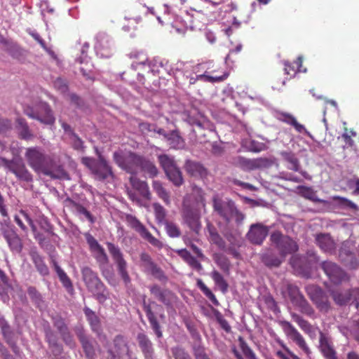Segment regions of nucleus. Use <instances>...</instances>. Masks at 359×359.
<instances>
[{
	"mask_svg": "<svg viewBox=\"0 0 359 359\" xmlns=\"http://www.w3.org/2000/svg\"><path fill=\"white\" fill-rule=\"evenodd\" d=\"M306 292L320 312L327 313L331 310V303L326 293L318 286L309 285Z\"/></svg>",
	"mask_w": 359,
	"mask_h": 359,
	"instance_id": "obj_8",
	"label": "nucleus"
},
{
	"mask_svg": "<svg viewBox=\"0 0 359 359\" xmlns=\"http://www.w3.org/2000/svg\"><path fill=\"white\" fill-rule=\"evenodd\" d=\"M213 207L215 211L226 221L233 218L236 208L233 201H224L216 196L213 198Z\"/></svg>",
	"mask_w": 359,
	"mask_h": 359,
	"instance_id": "obj_17",
	"label": "nucleus"
},
{
	"mask_svg": "<svg viewBox=\"0 0 359 359\" xmlns=\"http://www.w3.org/2000/svg\"><path fill=\"white\" fill-rule=\"evenodd\" d=\"M210 276L214 280L215 285L220 289L223 293H226L228 290V284L224 280L223 276L217 271L214 270L211 272Z\"/></svg>",
	"mask_w": 359,
	"mask_h": 359,
	"instance_id": "obj_43",
	"label": "nucleus"
},
{
	"mask_svg": "<svg viewBox=\"0 0 359 359\" xmlns=\"http://www.w3.org/2000/svg\"><path fill=\"white\" fill-rule=\"evenodd\" d=\"M270 239L283 258L287 255L292 254L298 250V245L294 241L278 231L273 232L271 235Z\"/></svg>",
	"mask_w": 359,
	"mask_h": 359,
	"instance_id": "obj_11",
	"label": "nucleus"
},
{
	"mask_svg": "<svg viewBox=\"0 0 359 359\" xmlns=\"http://www.w3.org/2000/svg\"><path fill=\"white\" fill-rule=\"evenodd\" d=\"M279 324L285 335L292 340L306 354L308 358H310L311 351L298 330L288 321L281 320Z\"/></svg>",
	"mask_w": 359,
	"mask_h": 359,
	"instance_id": "obj_14",
	"label": "nucleus"
},
{
	"mask_svg": "<svg viewBox=\"0 0 359 359\" xmlns=\"http://www.w3.org/2000/svg\"><path fill=\"white\" fill-rule=\"evenodd\" d=\"M126 221L130 226L138 232L141 236L147 231L146 227L135 217L131 215L126 216Z\"/></svg>",
	"mask_w": 359,
	"mask_h": 359,
	"instance_id": "obj_46",
	"label": "nucleus"
},
{
	"mask_svg": "<svg viewBox=\"0 0 359 359\" xmlns=\"http://www.w3.org/2000/svg\"><path fill=\"white\" fill-rule=\"evenodd\" d=\"M83 281L88 290L93 294L100 302L107 299V291L104 284L101 282L96 273L89 267L82 269Z\"/></svg>",
	"mask_w": 359,
	"mask_h": 359,
	"instance_id": "obj_3",
	"label": "nucleus"
},
{
	"mask_svg": "<svg viewBox=\"0 0 359 359\" xmlns=\"http://www.w3.org/2000/svg\"><path fill=\"white\" fill-rule=\"evenodd\" d=\"M302 65V57L299 56L297 61L294 64H290L287 62H285V72L287 74L295 75L297 72H300L299 69Z\"/></svg>",
	"mask_w": 359,
	"mask_h": 359,
	"instance_id": "obj_53",
	"label": "nucleus"
},
{
	"mask_svg": "<svg viewBox=\"0 0 359 359\" xmlns=\"http://www.w3.org/2000/svg\"><path fill=\"white\" fill-rule=\"evenodd\" d=\"M158 158L168 179L175 186H180L183 183V178L174 158L167 154H161Z\"/></svg>",
	"mask_w": 359,
	"mask_h": 359,
	"instance_id": "obj_6",
	"label": "nucleus"
},
{
	"mask_svg": "<svg viewBox=\"0 0 359 359\" xmlns=\"http://www.w3.org/2000/svg\"><path fill=\"white\" fill-rule=\"evenodd\" d=\"M207 229L210 242L217 245L220 250H226V243L218 233L216 229L212 225L208 224Z\"/></svg>",
	"mask_w": 359,
	"mask_h": 359,
	"instance_id": "obj_35",
	"label": "nucleus"
},
{
	"mask_svg": "<svg viewBox=\"0 0 359 359\" xmlns=\"http://www.w3.org/2000/svg\"><path fill=\"white\" fill-rule=\"evenodd\" d=\"M203 117H194V115H188L187 117V121L191 126H196L199 128H203L204 123L203 121Z\"/></svg>",
	"mask_w": 359,
	"mask_h": 359,
	"instance_id": "obj_64",
	"label": "nucleus"
},
{
	"mask_svg": "<svg viewBox=\"0 0 359 359\" xmlns=\"http://www.w3.org/2000/svg\"><path fill=\"white\" fill-rule=\"evenodd\" d=\"M65 206L70 209L72 212L79 215H83L91 224L95 222V219L89 211H88L83 206L74 202V201L68 198L65 201Z\"/></svg>",
	"mask_w": 359,
	"mask_h": 359,
	"instance_id": "obj_30",
	"label": "nucleus"
},
{
	"mask_svg": "<svg viewBox=\"0 0 359 359\" xmlns=\"http://www.w3.org/2000/svg\"><path fill=\"white\" fill-rule=\"evenodd\" d=\"M197 286L215 305H218V301L212 291L205 285L201 279L197 280Z\"/></svg>",
	"mask_w": 359,
	"mask_h": 359,
	"instance_id": "obj_54",
	"label": "nucleus"
},
{
	"mask_svg": "<svg viewBox=\"0 0 359 359\" xmlns=\"http://www.w3.org/2000/svg\"><path fill=\"white\" fill-rule=\"evenodd\" d=\"M239 342L240 348L243 354L245 355V356L248 359H250L255 355H256L254 351L250 348L248 344L241 337L239 338Z\"/></svg>",
	"mask_w": 359,
	"mask_h": 359,
	"instance_id": "obj_60",
	"label": "nucleus"
},
{
	"mask_svg": "<svg viewBox=\"0 0 359 359\" xmlns=\"http://www.w3.org/2000/svg\"><path fill=\"white\" fill-rule=\"evenodd\" d=\"M185 198H189L192 207L201 208L205 206L203 191L197 186H194L191 195L187 196Z\"/></svg>",
	"mask_w": 359,
	"mask_h": 359,
	"instance_id": "obj_31",
	"label": "nucleus"
},
{
	"mask_svg": "<svg viewBox=\"0 0 359 359\" xmlns=\"http://www.w3.org/2000/svg\"><path fill=\"white\" fill-rule=\"evenodd\" d=\"M260 256L262 262L268 267L279 266L284 259L280 255L278 256L276 252L271 249L264 250L262 252Z\"/></svg>",
	"mask_w": 359,
	"mask_h": 359,
	"instance_id": "obj_26",
	"label": "nucleus"
},
{
	"mask_svg": "<svg viewBox=\"0 0 359 359\" xmlns=\"http://www.w3.org/2000/svg\"><path fill=\"white\" fill-rule=\"evenodd\" d=\"M334 303L338 306H344L353 302L359 301V288L355 287L349 290H330Z\"/></svg>",
	"mask_w": 359,
	"mask_h": 359,
	"instance_id": "obj_16",
	"label": "nucleus"
},
{
	"mask_svg": "<svg viewBox=\"0 0 359 359\" xmlns=\"http://www.w3.org/2000/svg\"><path fill=\"white\" fill-rule=\"evenodd\" d=\"M234 164L244 170H255L254 159H248L243 156H238L234 159Z\"/></svg>",
	"mask_w": 359,
	"mask_h": 359,
	"instance_id": "obj_50",
	"label": "nucleus"
},
{
	"mask_svg": "<svg viewBox=\"0 0 359 359\" xmlns=\"http://www.w3.org/2000/svg\"><path fill=\"white\" fill-rule=\"evenodd\" d=\"M93 253L94 254V256L98 262L100 264L107 263L108 257L106 252H104V248L102 246L94 250Z\"/></svg>",
	"mask_w": 359,
	"mask_h": 359,
	"instance_id": "obj_61",
	"label": "nucleus"
},
{
	"mask_svg": "<svg viewBox=\"0 0 359 359\" xmlns=\"http://www.w3.org/2000/svg\"><path fill=\"white\" fill-rule=\"evenodd\" d=\"M187 80L190 85H193L196 81H200L204 83H218L223 81L228 77V74L224 73L222 75H212L217 71L215 69L210 71L213 67L212 62H208L201 64L193 65L190 63Z\"/></svg>",
	"mask_w": 359,
	"mask_h": 359,
	"instance_id": "obj_2",
	"label": "nucleus"
},
{
	"mask_svg": "<svg viewBox=\"0 0 359 359\" xmlns=\"http://www.w3.org/2000/svg\"><path fill=\"white\" fill-rule=\"evenodd\" d=\"M111 44L109 37L104 33H100L96 36L95 50L97 55L101 57H108L111 55Z\"/></svg>",
	"mask_w": 359,
	"mask_h": 359,
	"instance_id": "obj_21",
	"label": "nucleus"
},
{
	"mask_svg": "<svg viewBox=\"0 0 359 359\" xmlns=\"http://www.w3.org/2000/svg\"><path fill=\"white\" fill-rule=\"evenodd\" d=\"M167 233L172 238L179 237L180 231L179 228L173 223L165 221L164 223Z\"/></svg>",
	"mask_w": 359,
	"mask_h": 359,
	"instance_id": "obj_59",
	"label": "nucleus"
},
{
	"mask_svg": "<svg viewBox=\"0 0 359 359\" xmlns=\"http://www.w3.org/2000/svg\"><path fill=\"white\" fill-rule=\"evenodd\" d=\"M78 338L82 345L86 357L88 359H93L95 355V349L92 342L82 330L77 332Z\"/></svg>",
	"mask_w": 359,
	"mask_h": 359,
	"instance_id": "obj_33",
	"label": "nucleus"
},
{
	"mask_svg": "<svg viewBox=\"0 0 359 359\" xmlns=\"http://www.w3.org/2000/svg\"><path fill=\"white\" fill-rule=\"evenodd\" d=\"M55 270L60 278V280L62 283L63 286L67 290L72 289V284L66 274V273L60 268V266L55 262H53Z\"/></svg>",
	"mask_w": 359,
	"mask_h": 359,
	"instance_id": "obj_48",
	"label": "nucleus"
},
{
	"mask_svg": "<svg viewBox=\"0 0 359 359\" xmlns=\"http://www.w3.org/2000/svg\"><path fill=\"white\" fill-rule=\"evenodd\" d=\"M141 265L146 273L152 275L159 280H165L167 279L163 271L151 259V257L147 253H142L140 255Z\"/></svg>",
	"mask_w": 359,
	"mask_h": 359,
	"instance_id": "obj_18",
	"label": "nucleus"
},
{
	"mask_svg": "<svg viewBox=\"0 0 359 359\" xmlns=\"http://www.w3.org/2000/svg\"><path fill=\"white\" fill-rule=\"evenodd\" d=\"M32 259L36 268V270L41 276H47L49 273L48 266L44 263L42 257L35 252L31 253Z\"/></svg>",
	"mask_w": 359,
	"mask_h": 359,
	"instance_id": "obj_37",
	"label": "nucleus"
},
{
	"mask_svg": "<svg viewBox=\"0 0 359 359\" xmlns=\"http://www.w3.org/2000/svg\"><path fill=\"white\" fill-rule=\"evenodd\" d=\"M243 145L246 147L249 151L258 152L261 151V146L260 144L251 140H246L245 142H243Z\"/></svg>",
	"mask_w": 359,
	"mask_h": 359,
	"instance_id": "obj_63",
	"label": "nucleus"
},
{
	"mask_svg": "<svg viewBox=\"0 0 359 359\" xmlns=\"http://www.w3.org/2000/svg\"><path fill=\"white\" fill-rule=\"evenodd\" d=\"M165 137L168 142V145L171 148L180 149L183 146V140L182 137L175 132H172Z\"/></svg>",
	"mask_w": 359,
	"mask_h": 359,
	"instance_id": "obj_47",
	"label": "nucleus"
},
{
	"mask_svg": "<svg viewBox=\"0 0 359 359\" xmlns=\"http://www.w3.org/2000/svg\"><path fill=\"white\" fill-rule=\"evenodd\" d=\"M137 339L146 359H152L154 353L153 344L149 337L144 333H139Z\"/></svg>",
	"mask_w": 359,
	"mask_h": 359,
	"instance_id": "obj_28",
	"label": "nucleus"
},
{
	"mask_svg": "<svg viewBox=\"0 0 359 359\" xmlns=\"http://www.w3.org/2000/svg\"><path fill=\"white\" fill-rule=\"evenodd\" d=\"M149 65H150V61L135 62L131 65L132 69L139 71L137 73V76L139 77L138 80L140 82H142L144 73H148L147 66Z\"/></svg>",
	"mask_w": 359,
	"mask_h": 359,
	"instance_id": "obj_51",
	"label": "nucleus"
},
{
	"mask_svg": "<svg viewBox=\"0 0 359 359\" xmlns=\"http://www.w3.org/2000/svg\"><path fill=\"white\" fill-rule=\"evenodd\" d=\"M24 112L29 117L46 125H52L55 122L53 111L46 102H40L35 108L27 107Z\"/></svg>",
	"mask_w": 359,
	"mask_h": 359,
	"instance_id": "obj_10",
	"label": "nucleus"
},
{
	"mask_svg": "<svg viewBox=\"0 0 359 359\" xmlns=\"http://www.w3.org/2000/svg\"><path fill=\"white\" fill-rule=\"evenodd\" d=\"M186 171L195 177H204L207 175V170L202 164L193 161H187L185 163Z\"/></svg>",
	"mask_w": 359,
	"mask_h": 359,
	"instance_id": "obj_32",
	"label": "nucleus"
},
{
	"mask_svg": "<svg viewBox=\"0 0 359 359\" xmlns=\"http://www.w3.org/2000/svg\"><path fill=\"white\" fill-rule=\"evenodd\" d=\"M45 332L46 339L50 346L53 348V353L55 355L60 354L62 351V347L57 344L56 336L49 327L46 329Z\"/></svg>",
	"mask_w": 359,
	"mask_h": 359,
	"instance_id": "obj_41",
	"label": "nucleus"
},
{
	"mask_svg": "<svg viewBox=\"0 0 359 359\" xmlns=\"http://www.w3.org/2000/svg\"><path fill=\"white\" fill-rule=\"evenodd\" d=\"M175 359H192L190 355L182 347L176 346L171 348Z\"/></svg>",
	"mask_w": 359,
	"mask_h": 359,
	"instance_id": "obj_58",
	"label": "nucleus"
},
{
	"mask_svg": "<svg viewBox=\"0 0 359 359\" xmlns=\"http://www.w3.org/2000/svg\"><path fill=\"white\" fill-rule=\"evenodd\" d=\"M126 221L130 226L138 232L141 236L147 231L146 227L135 217L131 215L126 216Z\"/></svg>",
	"mask_w": 359,
	"mask_h": 359,
	"instance_id": "obj_45",
	"label": "nucleus"
},
{
	"mask_svg": "<svg viewBox=\"0 0 359 359\" xmlns=\"http://www.w3.org/2000/svg\"><path fill=\"white\" fill-rule=\"evenodd\" d=\"M269 233L267 226L260 223L253 224L247 233V238L250 243L255 245H261Z\"/></svg>",
	"mask_w": 359,
	"mask_h": 359,
	"instance_id": "obj_19",
	"label": "nucleus"
},
{
	"mask_svg": "<svg viewBox=\"0 0 359 359\" xmlns=\"http://www.w3.org/2000/svg\"><path fill=\"white\" fill-rule=\"evenodd\" d=\"M0 167L4 168L6 172H11L15 177L22 181L30 182L32 180V176L26 168L22 160L18 157H13L8 160L3 156H0Z\"/></svg>",
	"mask_w": 359,
	"mask_h": 359,
	"instance_id": "obj_4",
	"label": "nucleus"
},
{
	"mask_svg": "<svg viewBox=\"0 0 359 359\" xmlns=\"http://www.w3.org/2000/svg\"><path fill=\"white\" fill-rule=\"evenodd\" d=\"M316 241L320 248L326 253L332 254L335 243L329 234L320 233L316 236Z\"/></svg>",
	"mask_w": 359,
	"mask_h": 359,
	"instance_id": "obj_27",
	"label": "nucleus"
},
{
	"mask_svg": "<svg viewBox=\"0 0 359 359\" xmlns=\"http://www.w3.org/2000/svg\"><path fill=\"white\" fill-rule=\"evenodd\" d=\"M280 156L287 163V168L295 172H299L306 179H311L309 175L300 169V164L296 155L291 151H281Z\"/></svg>",
	"mask_w": 359,
	"mask_h": 359,
	"instance_id": "obj_24",
	"label": "nucleus"
},
{
	"mask_svg": "<svg viewBox=\"0 0 359 359\" xmlns=\"http://www.w3.org/2000/svg\"><path fill=\"white\" fill-rule=\"evenodd\" d=\"M6 239L11 250L15 253H20L22 249V243L20 238L17 234L16 231H13L11 233H7L6 236H4Z\"/></svg>",
	"mask_w": 359,
	"mask_h": 359,
	"instance_id": "obj_34",
	"label": "nucleus"
},
{
	"mask_svg": "<svg viewBox=\"0 0 359 359\" xmlns=\"http://www.w3.org/2000/svg\"><path fill=\"white\" fill-rule=\"evenodd\" d=\"M321 268L330 281L334 284H339L349 279L346 273L332 262L325 261L322 262Z\"/></svg>",
	"mask_w": 359,
	"mask_h": 359,
	"instance_id": "obj_15",
	"label": "nucleus"
},
{
	"mask_svg": "<svg viewBox=\"0 0 359 359\" xmlns=\"http://www.w3.org/2000/svg\"><path fill=\"white\" fill-rule=\"evenodd\" d=\"M190 62H184L182 61H177L175 63H170L166 60V68L165 72L169 75H172L175 78L179 74H182L184 79L187 80L189 69H190Z\"/></svg>",
	"mask_w": 359,
	"mask_h": 359,
	"instance_id": "obj_23",
	"label": "nucleus"
},
{
	"mask_svg": "<svg viewBox=\"0 0 359 359\" xmlns=\"http://www.w3.org/2000/svg\"><path fill=\"white\" fill-rule=\"evenodd\" d=\"M291 317L304 332L308 334L312 332L313 328L311 325L302 316L295 313H292Z\"/></svg>",
	"mask_w": 359,
	"mask_h": 359,
	"instance_id": "obj_49",
	"label": "nucleus"
},
{
	"mask_svg": "<svg viewBox=\"0 0 359 359\" xmlns=\"http://www.w3.org/2000/svg\"><path fill=\"white\" fill-rule=\"evenodd\" d=\"M17 127L19 130V134L21 138L24 140H29L33 137V135L30 132L29 127L25 122V119L18 118L16 121Z\"/></svg>",
	"mask_w": 359,
	"mask_h": 359,
	"instance_id": "obj_44",
	"label": "nucleus"
},
{
	"mask_svg": "<svg viewBox=\"0 0 359 359\" xmlns=\"http://www.w3.org/2000/svg\"><path fill=\"white\" fill-rule=\"evenodd\" d=\"M125 352L128 357H130L125 337L117 335L114 339V349H109L107 351V359H121L122 354Z\"/></svg>",
	"mask_w": 359,
	"mask_h": 359,
	"instance_id": "obj_20",
	"label": "nucleus"
},
{
	"mask_svg": "<svg viewBox=\"0 0 359 359\" xmlns=\"http://www.w3.org/2000/svg\"><path fill=\"white\" fill-rule=\"evenodd\" d=\"M139 170L144 172L150 177H154L158 174V169L156 165L152 162L143 157L141 158Z\"/></svg>",
	"mask_w": 359,
	"mask_h": 359,
	"instance_id": "obj_38",
	"label": "nucleus"
},
{
	"mask_svg": "<svg viewBox=\"0 0 359 359\" xmlns=\"http://www.w3.org/2000/svg\"><path fill=\"white\" fill-rule=\"evenodd\" d=\"M281 116L282 117L280 118V119L283 121H285V122L287 123L288 124L294 126L297 132L304 133L306 135L310 136L309 133L306 130L304 126L303 125L299 123L297 121L296 118L293 116H292L291 114H289L283 113L281 114Z\"/></svg>",
	"mask_w": 359,
	"mask_h": 359,
	"instance_id": "obj_39",
	"label": "nucleus"
},
{
	"mask_svg": "<svg viewBox=\"0 0 359 359\" xmlns=\"http://www.w3.org/2000/svg\"><path fill=\"white\" fill-rule=\"evenodd\" d=\"M198 209L191 206L188 198H184L182 208L183 219L189 227L196 233L201 228Z\"/></svg>",
	"mask_w": 359,
	"mask_h": 359,
	"instance_id": "obj_13",
	"label": "nucleus"
},
{
	"mask_svg": "<svg viewBox=\"0 0 359 359\" xmlns=\"http://www.w3.org/2000/svg\"><path fill=\"white\" fill-rule=\"evenodd\" d=\"M319 342L320 351L325 359H338L333 345L327 337L320 333Z\"/></svg>",
	"mask_w": 359,
	"mask_h": 359,
	"instance_id": "obj_25",
	"label": "nucleus"
},
{
	"mask_svg": "<svg viewBox=\"0 0 359 359\" xmlns=\"http://www.w3.org/2000/svg\"><path fill=\"white\" fill-rule=\"evenodd\" d=\"M349 245V241H346L342 244L339 256L345 266L350 269H356L359 266V262L353 253L350 250Z\"/></svg>",
	"mask_w": 359,
	"mask_h": 359,
	"instance_id": "obj_22",
	"label": "nucleus"
},
{
	"mask_svg": "<svg viewBox=\"0 0 359 359\" xmlns=\"http://www.w3.org/2000/svg\"><path fill=\"white\" fill-rule=\"evenodd\" d=\"M142 156L130 151H118L114 153L116 163L130 174H135L139 170Z\"/></svg>",
	"mask_w": 359,
	"mask_h": 359,
	"instance_id": "obj_5",
	"label": "nucleus"
},
{
	"mask_svg": "<svg viewBox=\"0 0 359 359\" xmlns=\"http://www.w3.org/2000/svg\"><path fill=\"white\" fill-rule=\"evenodd\" d=\"M84 313L91 326L93 332L98 333L100 330V320L94 311L86 307Z\"/></svg>",
	"mask_w": 359,
	"mask_h": 359,
	"instance_id": "obj_40",
	"label": "nucleus"
},
{
	"mask_svg": "<svg viewBox=\"0 0 359 359\" xmlns=\"http://www.w3.org/2000/svg\"><path fill=\"white\" fill-rule=\"evenodd\" d=\"M255 169L269 168L273 165V161L266 158L254 159Z\"/></svg>",
	"mask_w": 359,
	"mask_h": 359,
	"instance_id": "obj_62",
	"label": "nucleus"
},
{
	"mask_svg": "<svg viewBox=\"0 0 359 359\" xmlns=\"http://www.w3.org/2000/svg\"><path fill=\"white\" fill-rule=\"evenodd\" d=\"M108 250L111 254L117 268V271L125 285L128 287L131 279L128 272V264L123 258L120 248L111 243H107Z\"/></svg>",
	"mask_w": 359,
	"mask_h": 359,
	"instance_id": "obj_7",
	"label": "nucleus"
},
{
	"mask_svg": "<svg viewBox=\"0 0 359 359\" xmlns=\"http://www.w3.org/2000/svg\"><path fill=\"white\" fill-rule=\"evenodd\" d=\"M25 156L28 165L37 173H42L52 178L67 179V174L60 165H56L53 159L45 154L38 147H29Z\"/></svg>",
	"mask_w": 359,
	"mask_h": 359,
	"instance_id": "obj_1",
	"label": "nucleus"
},
{
	"mask_svg": "<svg viewBox=\"0 0 359 359\" xmlns=\"http://www.w3.org/2000/svg\"><path fill=\"white\" fill-rule=\"evenodd\" d=\"M150 292L151 293L157 298L159 301L164 304H168L166 299H165V290H161V288L157 285H154L150 287Z\"/></svg>",
	"mask_w": 359,
	"mask_h": 359,
	"instance_id": "obj_57",
	"label": "nucleus"
},
{
	"mask_svg": "<svg viewBox=\"0 0 359 359\" xmlns=\"http://www.w3.org/2000/svg\"><path fill=\"white\" fill-rule=\"evenodd\" d=\"M153 189L158 196L163 200L165 205H170V198L169 192L163 187L161 182L157 180L153 181Z\"/></svg>",
	"mask_w": 359,
	"mask_h": 359,
	"instance_id": "obj_36",
	"label": "nucleus"
},
{
	"mask_svg": "<svg viewBox=\"0 0 359 359\" xmlns=\"http://www.w3.org/2000/svg\"><path fill=\"white\" fill-rule=\"evenodd\" d=\"M156 219L158 223L165 222L166 211L165 208L158 203H154L152 205Z\"/></svg>",
	"mask_w": 359,
	"mask_h": 359,
	"instance_id": "obj_55",
	"label": "nucleus"
},
{
	"mask_svg": "<svg viewBox=\"0 0 359 359\" xmlns=\"http://www.w3.org/2000/svg\"><path fill=\"white\" fill-rule=\"evenodd\" d=\"M82 162L92 171L95 177L100 180L113 177L111 168L102 157H100L98 160L88 157L83 158Z\"/></svg>",
	"mask_w": 359,
	"mask_h": 359,
	"instance_id": "obj_9",
	"label": "nucleus"
},
{
	"mask_svg": "<svg viewBox=\"0 0 359 359\" xmlns=\"http://www.w3.org/2000/svg\"><path fill=\"white\" fill-rule=\"evenodd\" d=\"M287 292L289 297L293 305L299 309L301 313L309 317L315 315L314 309L309 304L299 288L293 285H288Z\"/></svg>",
	"mask_w": 359,
	"mask_h": 359,
	"instance_id": "obj_12",
	"label": "nucleus"
},
{
	"mask_svg": "<svg viewBox=\"0 0 359 359\" xmlns=\"http://www.w3.org/2000/svg\"><path fill=\"white\" fill-rule=\"evenodd\" d=\"M133 174L130 177V183L132 187L137 190L139 194L147 200L151 199V193L147 183L145 181H142Z\"/></svg>",
	"mask_w": 359,
	"mask_h": 359,
	"instance_id": "obj_29",
	"label": "nucleus"
},
{
	"mask_svg": "<svg viewBox=\"0 0 359 359\" xmlns=\"http://www.w3.org/2000/svg\"><path fill=\"white\" fill-rule=\"evenodd\" d=\"M213 259L217 266L224 272H228L230 267V262L227 257L221 253H215Z\"/></svg>",
	"mask_w": 359,
	"mask_h": 359,
	"instance_id": "obj_52",
	"label": "nucleus"
},
{
	"mask_svg": "<svg viewBox=\"0 0 359 359\" xmlns=\"http://www.w3.org/2000/svg\"><path fill=\"white\" fill-rule=\"evenodd\" d=\"M0 229L4 236H6L7 233L15 231V227L11 224L9 217H4V219L0 222Z\"/></svg>",
	"mask_w": 359,
	"mask_h": 359,
	"instance_id": "obj_56",
	"label": "nucleus"
},
{
	"mask_svg": "<svg viewBox=\"0 0 359 359\" xmlns=\"http://www.w3.org/2000/svg\"><path fill=\"white\" fill-rule=\"evenodd\" d=\"M148 74L151 73L154 75L160 73V69L165 71L166 60H161L159 58H154L150 61V65L147 66Z\"/></svg>",
	"mask_w": 359,
	"mask_h": 359,
	"instance_id": "obj_42",
	"label": "nucleus"
}]
</instances>
